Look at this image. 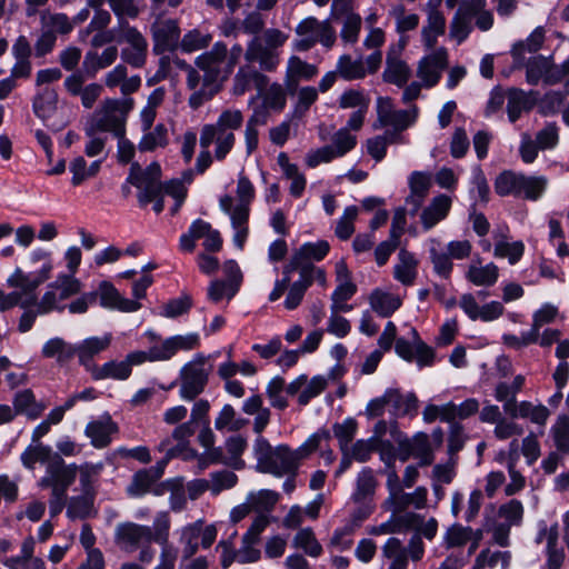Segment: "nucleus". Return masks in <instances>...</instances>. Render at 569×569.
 <instances>
[{
	"label": "nucleus",
	"instance_id": "f257e3e1",
	"mask_svg": "<svg viewBox=\"0 0 569 569\" xmlns=\"http://www.w3.org/2000/svg\"><path fill=\"white\" fill-rule=\"evenodd\" d=\"M243 48L236 43L230 49L222 41H217L212 48L198 56L194 66L200 73V84L189 97L188 104L197 110L211 100L222 88V83L232 74L238 64Z\"/></svg>",
	"mask_w": 569,
	"mask_h": 569
},
{
	"label": "nucleus",
	"instance_id": "f03ea898",
	"mask_svg": "<svg viewBox=\"0 0 569 569\" xmlns=\"http://www.w3.org/2000/svg\"><path fill=\"white\" fill-rule=\"evenodd\" d=\"M133 107L132 99H107L92 121L86 127V136L93 132H111L113 136L126 133L127 116Z\"/></svg>",
	"mask_w": 569,
	"mask_h": 569
},
{
	"label": "nucleus",
	"instance_id": "7ed1b4c3",
	"mask_svg": "<svg viewBox=\"0 0 569 569\" xmlns=\"http://www.w3.org/2000/svg\"><path fill=\"white\" fill-rule=\"evenodd\" d=\"M282 43L283 36L280 30L267 29L248 42L243 51L246 62H258L263 71H273L280 63L277 50Z\"/></svg>",
	"mask_w": 569,
	"mask_h": 569
},
{
	"label": "nucleus",
	"instance_id": "20e7f679",
	"mask_svg": "<svg viewBox=\"0 0 569 569\" xmlns=\"http://www.w3.org/2000/svg\"><path fill=\"white\" fill-rule=\"evenodd\" d=\"M210 372L211 366L207 363V358L201 353L196 355L180 369L177 380L180 398L186 401L196 400L204 391Z\"/></svg>",
	"mask_w": 569,
	"mask_h": 569
},
{
	"label": "nucleus",
	"instance_id": "39448f33",
	"mask_svg": "<svg viewBox=\"0 0 569 569\" xmlns=\"http://www.w3.org/2000/svg\"><path fill=\"white\" fill-rule=\"evenodd\" d=\"M253 452L257 460V470L276 477L284 475V446L272 447L267 439L258 437Z\"/></svg>",
	"mask_w": 569,
	"mask_h": 569
},
{
	"label": "nucleus",
	"instance_id": "423d86ee",
	"mask_svg": "<svg viewBox=\"0 0 569 569\" xmlns=\"http://www.w3.org/2000/svg\"><path fill=\"white\" fill-rule=\"evenodd\" d=\"M398 450L401 461H407L412 456L419 460L420 467L430 466L435 460L429 436L425 432H418L412 438L399 439Z\"/></svg>",
	"mask_w": 569,
	"mask_h": 569
},
{
	"label": "nucleus",
	"instance_id": "0eeeda50",
	"mask_svg": "<svg viewBox=\"0 0 569 569\" xmlns=\"http://www.w3.org/2000/svg\"><path fill=\"white\" fill-rule=\"evenodd\" d=\"M486 0H463L450 22V36L460 44L470 34L471 21L477 12L485 8Z\"/></svg>",
	"mask_w": 569,
	"mask_h": 569
},
{
	"label": "nucleus",
	"instance_id": "6e6552de",
	"mask_svg": "<svg viewBox=\"0 0 569 569\" xmlns=\"http://www.w3.org/2000/svg\"><path fill=\"white\" fill-rule=\"evenodd\" d=\"M236 137L230 130L220 127L217 122L204 124L200 132V147L208 149L213 142L217 144L214 157L223 160L233 148Z\"/></svg>",
	"mask_w": 569,
	"mask_h": 569
},
{
	"label": "nucleus",
	"instance_id": "1a4fd4ad",
	"mask_svg": "<svg viewBox=\"0 0 569 569\" xmlns=\"http://www.w3.org/2000/svg\"><path fill=\"white\" fill-rule=\"evenodd\" d=\"M151 528L134 522H122L116 527L114 541L126 551L133 552L141 543H150Z\"/></svg>",
	"mask_w": 569,
	"mask_h": 569
},
{
	"label": "nucleus",
	"instance_id": "9d476101",
	"mask_svg": "<svg viewBox=\"0 0 569 569\" xmlns=\"http://www.w3.org/2000/svg\"><path fill=\"white\" fill-rule=\"evenodd\" d=\"M151 34L157 54L173 51L179 46L180 28L174 19L157 20L151 26Z\"/></svg>",
	"mask_w": 569,
	"mask_h": 569
},
{
	"label": "nucleus",
	"instance_id": "9b49d317",
	"mask_svg": "<svg viewBox=\"0 0 569 569\" xmlns=\"http://www.w3.org/2000/svg\"><path fill=\"white\" fill-rule=\"evenodd\" d=\"M330 246L326 240L306 242L295 251L290 263L287 264V272L301 271L303 268L316 267L313 262L321 261L329 252Z\"/></svg>",
	"mask_w": 569,
	"mask_h": 569
},
{
	"label": "nucleus",
	"instance_id": "f8f14e48",
	"mask_svg": "<svg viewBox=\"0 0 569 569\" xmlns=\"http://www.w3.org/2000/svg\"><path fill=\"white\" fill-rule=\"evenodd\" d=\"M123 43L130 47L121 50V59L133 68L143 67L147 60L148 42L142 33L129 24L123 34Z\"/></svg>",
	"mask_w": 569,
	"mask_h": 569
},
{
	"label": "nucleus",
	"instance_id": "ddd939ff",
	"mask_svg": "<svg viewBox=\"0 0 569 569\" xmlns=\"http://www.w3.org/2000/svg\"><path fill=\"white\" fill-rule=\"evenodd\" d=\"M112 337L107 333L102 337H90L76 345V356L79 363L92 376L94 369L99 366L94 362V357L107 350L111 345Z\"/></svg>",
	"mask_w": 569,
	"mask_h": 569
},
{
	"label": "nucleus",
	"instance_id": "4468645a",
	"mask_svg": "<svg viewBox=\"0 0 569 569\" xmlns=\"http://www.w3.org/2000/svg\"><path fill=\"white\" fill-rule=\"evenodd\" d=\"M200 345L198 333H188L184 336H173L166 339L160 346L150 349V359L152 361L168 360L179 350H192Z\"/></svg>",
	"mask_w": 569,
	"mask_h": 569
},
{
	"label": "nucleus",
	"instance_id": "2eb2a0df",
	"mask_svg": "<svg viewBox=\"0 0 569 569\" xmlns=\"http://www.w3.org/2000/svg\"><path fill=\"white\" fill-rule=\"evenodd\" d=\"M127 182L134 186L140 190L138 200L141 206H146L159 196L162 194V184L160 181L152 179L149 176H144L139 163L134 162L131 164L129 177Z\"/></svg>",
	"mask_w": 569,
	"mask_h": 569
},
{
	"label": "nucleus",
	"instance_id": "dca6fc26",
	"mask_svg": "<svg viewBox=\"0 0 569 569\" xmlns=\"http://www.w3.org/2000/svg\"><path fill=\"white\" fill-rule=\"evenodd\" d=\"M447 58L446 49L440 48L420 60L417 74L426 87L431 88L439 82L441 72L448 64Z\"/></svg>",
	"mask_w": 569,
	"mask_h": 569
},
{
	"label": "nucleus",
	"instance_id": "f3484780",
	"mask_svg": "<svg viewBox=\"0 0 569 569\" xmlns=\"http://www.w3.org/2000/svg\"><path fill=\"white\" fill-rule=\"evenodd\" d=\"M247 62L241 66L233 78L232 92L236 96H242L244 92L254 87L259 94L268 87L269 79L267 76L258 71L252 64Z\"/></svg>",
	"mask_w": 569,
	"mask_h": 569
},
{
	"label": "nucleus",
	"instance_id": "a211bd4d",
	"mask_svg": "<svg viewBox=\"0 0 569 569\" xmlns=\"http://www.w3.org/2000/svg\"><path fill=\"white\" fill-rule=\"evenodd\" d=\"M405 43L398 48L391 47L386 58V69L382 73V79L387 83L396 84L397 87H403L411 74L408 64L400 59L401 50Z\"/></svg>",
	"mask_w": 569,
	"mask_h": 569
},
{
	"label": "nucleus",
	"instance_id": "6ab92c4d",
	"mask_svg": "<svg viewBox=\"0 0 569 569\" xmlns=\"http://www.w3.org/2000/svg\"><path fill=\"white\" fill-rule=\"evenodd\" d=\"M428 490L425 487L416 488L412 493H406L401 488H391V496H389L385 503L393 513H400L410 506H413L416 509L425 508Z\"/></svg>",
	"mask_w": 569,
	"mask_h": 569
},
{
	"label": "nucleus",
	"instance_id": "aec40b11",
	"mask_svg": "<svg viewBox=\"0 0 569 569\" xmlns=\"http://www.w3.org/2000/svg\"><path fill=\"white\" fill-rule=\"evenodd\" d=\"M119 428L110 416L90 421L84 429V433L91 440L94 448L102 449L111 443L112 435L117 433Z\"/></svg>",
	"mask_w": 569,
	"mask_h": 569
},
{
	"label": "nucleus",
	"instance_id": "412c9836",
	"mask_svg": "<svg viewBox=\"0 0 569 569\" xmlns=\"http://www.w3.org/2000/svg\"><path fill=\"white\" fill-rule=\"evenodd\" d=\"M385 392L390 407L389 412L393 418L417 415L418 398L413 392L402 395L400 389L397 388H388Z\"/></svg>",
	"mask_w": 569,
	"mask_h": 569
},
{
	"label": "nucleus",
	"instance_id": "4be33fe9",
	"mask_svg": "<svg viewBox=\"0 0 569 569\" xmlns=\"http://www.w3.org/2000/svg\"><path fill=\"white\" fill-rule=\"evenodd\" d=\"M538 91L525 92L518 88H511L507 93V113L509 121L515 123L522 114V112L530 111L538 99Z\"/></svg>",
	"mask_w": 569,
	"mask_h": 569
},
{
	"label": "nucleus",
	"instance_id": "5701e85b",
	"mask_svg": "<svg viewBox=\"0 0 569 569\" xmlns=\"http://www.w3.org/2000/svg\"><path fill=\"white\" fill-rule=\"evenodd\" d=\"M97 292L100 305L104 308L118 309L123 312H133L141 308V303L137 300L121 297L114 286L108 281H102Z\"/></svg>",
	"mask_w": 569,
	"mask_h": 569
},
{
	"label": "nucleus",
	"instance_id": "b1692460",
	"mask_svg": "<svg viewBox=\"0 0 569 569\" xmlns=\"http://www.w3.org/2000/svg\"><path fill=\"white\" fill-rule=\"evenodd\" d=\"M52 263H43L39 272L31 277L17 269L8 279V284L12 288H20L23 295H34L36 289L50 278Z\"/></svg>",
	"mask_w": 569,
	"mask_h": 569
},
{
	"label": "nucleus",
	"instance_id": "393cba45",
	"mask_svg": "<svg viewBox=\"0 0 569 569\" xmlns=\"http://www.w3.org/2000/svg\"><path fill=\"white\" fill-rule=\"evenodd\" d=\"M317 74V66L292 56L287 64V96H295V89L298 87L299 81H309Z\"/></svg>",
	"mask_w": 569,
	"mask_h": 569
},
{
	"label": "nucleus",
	"instance_id": "a878e982",
	"mask_svg": "<svg viewBox=\"0 0 569 569\" xmlns=\"http://www.w3.org/2000/svg\"><path fill=\"white\" fill-rule=\"evenodd\" d=\"M452 201L447 194L432 198L430 203L421 211L420 221L425 231L432 229L449 214Z\"/></svg>",
	"mask_w": 569,
	"mask_h": 569
},
{
	"label": "nucleus",
	"instance_id": "bb28decb",
	"mask_svg": "<svg viewBox=\"0 0 569 569\" xmlns=\"http://www.w3.org/2000/svg\"><path fill=\"white\" fill-rule=\"evenodd\" d=\"M78 467L72 463L64 465L63 459L56 455L47 466V473L51 475L53 490L67 491V489L74 482Z\"/></svg>",
	"mask_w": 569,
	"mask_h": 569
},
{
	"label": "nucleus",
	"instance_id": "cd10ccee",
	"mask_svg": "<svg viewBox=\"0 0 569 569\" xmlns=\"http://www.w3.org/2000/svg\"><path fill=\"white\" fill-rule=\"evenodd\" d=\"M12 405L17 415H23L30 420H36L47 409V405L42 401H38L31 389H23L16 392Z\"/></svg>",
	"mask_w": 569,
	"mask_h": 569
},
{
	"label": "nucleus",
	"instance_id": "c85d7f7f",
	"mask_svg": "<svg viewBox=\"0 0 569 569\" xmlns=\"http://www.w3.org/2000/svg\"><path fill=\"white\" fill-rule=\"evenodd\" d=\"M41 353L44 358H54L58 365L64 366L76 356V345L56 337L43 345Z\"/></svg>",
	"mask_w": 569,
	"mask_h": 569
},
{
	"label": "nucleus",
	"instance_id": "c756f323",
	"mask_svg": "<svg viewBox=\"0 0 569 569\" xmlns=\"http://www.w3.org/2000/svg\"><path fill=\"white\" fill-rule=\"evenodd\" d=\"M446 31V18L439 10L427 12V23L421 30L425 46L430 49L435 47L437 38Z\"/></svg>",
	"mask_w": 569,
	"mask_h": 569
},
{
	"label": "nucleus",
	"instance_id": "7c9ffc66",
	"mask_svg": "<svg viewBox=\"0 0 569 569\" xmlns=\"http://www.w3.org/2000/svg\"><path fill=\"white\" fill-rule=\"evenodd\" d=\"M399 262L395 266L393 277L405 286H411L417 277V260L415 256L401 249L398 253Z\"/></svg>",
	"mask_w": 569,
	"mask_h": 569
},
{
	"label": "nucleus",
	"instance_id": "2f4dec72",
	"mask_svg": "<svg viewBox=\"0 0 569 569\" xmlns=\"http://www.w3.org/2000/svg\"><path fill=\"white\" fill-rule=\"evenodd\" d=\"M382 556L390 560L388 569H407L409 558L407 548L399 538H389L382 547Z\"/></svg>",
	"mask_w": 569,
	"mask_h": 569
},
{
	"label": "nucleus",
	"instance_id": "473e14b6",
	"mask_svg": "<svg viewBox=\"0 0 569 569\" xmlns=\"http://www.w3.org/2000/svg\"><path fill=\"white\" fill-rule=\"evenodd\" d=\"M371 309L382 318L390 317L401 307L399 297L376 289L369 297Z\"/></svg>",
	"mask_w": 569,
	"mask_h": 569
},
{
	"label": "nucleus",
	"instance_id": "72a5a7b5",
	"mask_svg": "<svg viewBox=\"0 0 569 569\" xmlns=\"http://www.w3.org/2000/svg\"><path fill=\"white\" fill-rule=\"evenodd\" d=\"M547 184L548 179L545 176H526L522 173L517 197L537 201L546 191Z\"/></svg>",
	"mask_w": 569,
	"mask_h": 569
},
{
	"label": "nucleus",
	"instance_id": "f704fd0d",
	"mask_svg": "<svg viewBox=\"0 0 569 569\" xmlns=\"http://www.w3.org/2000/svg\"><path fill=\"white\" fill-rule=\"evenodd\" d=\"M296 99L293 103V109L290 116V121L301 120L309 108L317 101L318 99V90L315 87H302L295 89V96H290Z\"/></svg>",
	"mask_w": 569,
	"mask_h": 569
},
{
	"label": "nucleus",
	"instance_id": "c9c22d12",
	"mask_svg": "<svg viewBox=\"0 0 569 569\" xmlns=\"http://www.w3.org/2000/svg\"><path fill=\"white\" fill-rule=\"evenodd\" d=\"M58 94L53 89H42L33 99L34 114L42 121L48 120L57 110Z\"/></svg>",
	"mask_w": 569,
	"mask_h": 569
},
{
	"label": "nucleus",
	"instance_id": "e433bc0d",
	"mask_svg": "<svg viewBox=\"0 0 569 569\" xmlns=\"http://www.w3.org/2000/svg\"><path fill=\"white\" fill-rule=\"evenodd\" d=\"M545 41V30L542 27L536 28L526 41H519L512 46L511 56L517 63L525 60V53H535L542 47Z\"/></svg>",
	"mask_w": 569,
	"mask_h": 569
},
{
	"label": "nucleus",
	"instance_id": "4c0bfd02",
	"mask_svg": "<svg viewBox=\"0 0 569 569\" xmlns=\"http://www.w3.org/2000/svg\"><path fill=\"white\" fill-rule=\"evenodd\" d=\"M118 58V49L113 46L106 48L101 54L88 52L84 57L83 68L90 76H94L100 69L111 66Z\"/></svg>",
	"mask_w": 569,
	"mask_h": 569
},
{
	"label": "nucleus",
	"instance_id": "58836bf2",
	"mask_svg": "<svg viewBox=\"0 0 569 569\" xmlns=\"http://www.w3.org/2000/svg\"><path fill=\"white\" fill-rule=\"evenodd\" d=\"M247 497L253 511L258 515H268L280 500V493L269 489L251 491Z\"/></svg>",
	"mask_w": 569,
	"mask_h": 569
},
{
	"label": "nucleus",
	"instance_id": "ea45409f",
	"mask_svg": "<svg viewBox=\"0 0 569 569\" xmlns=\"http://www.w3.org/2000/svg\"><path fill=\"white\" fill-rule=\"evenodd\" d=\"M337 72L346 81L363 79L367 74L362 58L353 60L349 54H342L338 59Z\"/></svg>",
	"mask_w": 569,
	"mask_h": 569
},
{
	"label": "nucleus",
	"instance_id": "a19ab883",
	"mask_svg": "<svg viewBox=\"0 0 569 569\" xmlns=\"http://www.w3.org/2000/svg\"><path fill=\"white\" fill-rule=\"evenodd\" d=\"M248 423L247 419L237 416L236 409L227 403L214 419V428L218 431L236 432Z\"/></svg>",
	"mask_w": 569,
	"mask_h": 569
},
{
	"label": "nucleus",
	"instance_id": "79ce46f5",
	"mask_svg": "<svg viewBox=\"0 0 569 569\" xmlns=\"http://www.w3.org/2000/svg\"><path fill=\"white\" fill-rule=\"evenodd\" d=\"M131 375V368H129V363L126 360L122 361H108L102 366H99L94 369L91 378L93 380H103V379H116V380H126Z\"/></svg>",
	"mask_w": 569,
	"mask_h": 569
},
{
	"label": "nucleus",
	"instance_id": "37998d69",
	"mask_svg": "<svg viewBox=\"0 0 569 569\" xmlns=\"http://www.w3.org/2000/svg\"><path fill=\"white\" fill-rule=\"evenodd\" d=\"M200 535L201 521L189 523L181 529L180 543L182 545L181 555L183 560L190 559L198 551Z\"/></svg>",
	"mask_w": 569,
	"mask_h": 569
},
{
	"label": "nucleus",
	"instance_id": "c03bdc74",
	"mask_svg": "<svg viewBox=\"0 0 569 569\" xmlns=\"http://www.w3.org/2000/svg\"><path fill=\"white\" fill-rule=\"evenodd\" d=\"M94 495L82 492L81 496L72 497L67 507V516L70 519H87L94 516Z\"/></svg>",
	"mask_w": 569,
	"mask_h": 569
},
{
	"label": "nucleus",
	"instance_id": "a18cd8bd",
	"mask_svg": "<svg viewBox=\"0 0 569 569\" xmlns=\"http://www.w3.org/2000/svg\"><path fill=\"white\" fill-rule=\"evenodd\" d=\"M220 208L230 216L232 228L248 227L250 206L238 203L233 208V198L226 194L220 198Z\"/></svg>",
	"mask_w": 569,
	"mask_h": 569
},
{
	"label": "nucleus",
	"instance_id": "49530a36",
	"mask_svg": "<svg viewBox=\"0 0 569 569\" xmlns=\"http://www.w3.org/2000/svg\"><path fill=\"white\" fill-rule=\"evenodd\" d=\"M292 547L301 549L306 555L318 558L322 555V546L317 540L311 528L300 529L292 539Z\"/></svg>",
	"mask_w": 569,
	"mask_h": 569
},
{
	"label": "nucleus",
	"instance_id": "de8ad7c7",
	"mask_svg": "<svg viewBox=\"0 0 569 569\" xmlns=\"http://www.w3.org/2000/svg\"><path fill=\"white\" fill-rule=\"evenodd\" d=\"M158 479H156L149 470H138L133 476L130 485L127 488V493L130 497H142L148 492H153V489L158 486Z\"/></svg>",
	"mask_w": 569,
	"mask_h": 569
},
{
	"label": "nucleus",
	"instance_id": "09e8293b",
	"mask_svg": "<svg viewBox=\"0 0 569 569\" xmlns=\"http://www.w3.org/2000/svg\"><path fill=\"white\" fill-rule=\"evenodd\" d=\"M103 468L104 465L102 462H86L78 467L79 481L82 492L96 496V483L98 482Z\"/></svg>",
	"mask_w": 569,
	"mask_h": 569
},
{
	"label": "nucleus",
	"instance_id": "8fccbe9b",
	"mask_svg": "<svg viewBox=\"0 0 569 569\" xmlns=\"http://www.w3.org/2000/svg\"><path fill=\"white\" fill-rule=\"evenodd\" d=\"M299 278L295 280L290 286H287V309H296L302 301L305 293L310 288V278L306 271H297ZM287 284L289 279L287 278Z\"/></svg>",
	"mask_w": 569,
	"mask_h": 569
},
{
	"label": "nucleus",
	"instance_id": "3c124183",
	"mask_svg": "<svg viewBox=\"0 0 569 569\" xmlns=\"http://www.w3.org/2000/svg\"><path fill=\"white\" fill-rule=\"evenodd\" d=\"M466 277L476 286L490 287L497 282L498 267L493 262H490L485 267L471 264Z\"/></svg>",
	"mask_w": 569,
	"mask_h": 569
},
{
	"label": "nucleus",
	"instance_id": "603ef678",
	"mask_svg": "<svg viewBox=\"0 0 569 569\" xmlns=\"http://www.w3.org/2000/svg\"><path fill=\"white\" fill-rule=\"evenodd\" d=\"M170 516L167 511L158 512L151 528L150 542L159 543L162 549H173L169 545Z\"/></svg>",
	"mask_w": 569,
	"mask_h": 569
},
{
	"label": "nucleus",
	"instance_id": "864d4df0",
	"mask_svg": "<svg viewBox=\"0 0 569 569\" xmlns=\"http://www.w3.org/2000/svg\"><path fill=\"white\" fill-rule=\"evenodd\" d=\"M521 172L505 170L495 180V191L500 197H517Z\"/></svg>",
	"mask_w": 569,
	"mask_h": 569
},
{
	"label": "nucleus",
	"instance_id": "5fc2aeb1",
	"mask_svg": "<svg viewBox=\"0 0 569 569\" xmlns=\"http://www.w3.org/2000/svg\"><path fill=\"white\" fill-rule=\"evenodd\" d=\"M358 430V422L355 418L348 417L342 422H336L332 426L333 436L339 442L340 450L349 449Z\"/></svg>",
	"mask_w": 569,
	"mask_h": 569
},
{
	"label": "nucleus",
	"instance_id": "6e6d98bb",
	"mask_svg": "<svg viewBox=\"0 0 569 569\" xmlns=\"http://www.w3.org/2000/svg\"><path fill=\"white\" fill-rule=\"evenodd\" d=\"M211 41V33L203 32L200 29H192L182 37L180 48L184 52H193L208 48Z\"/></svg>",
	"mask_w": 569,
	"mask_h": 569
},
{
	"label": "nucleus",
	"instance_id": "4d7b16f0",
	"mask_svg": "<svg viewBox=\"0 0 569 569\" xmlns=\"http://www.w3.org/2000/svg\"><path fill=\"white\" fill-rule=\"evenodd\" d=\"M49 288L59 291L60 300H66L78 295L82 289V284L79 279L74 278V274L61 273L49 284Z\"/></svg>",
	"mask_w": 569,
	"mask_h": 569
},
{
	"label": "nucleus",
	"instance_id": "13d9d810",
	"mask_svg": "<svg viewBox=\"0 0 569 569\" xmlns=\"http://www.w3.org/2000/svg\"><path fill=\"white\" fill-rule=\"evenodd\" d=\"M168 143V130L164 124L158 123L152 131L143 134L138 147L140 151H153L156 148H163Z\"/></svg>",
	"mask_w": 569,
	"mask_h": 569
},
{
	"label": "nucleus",
	"instance_id": "bf43d9fd",
	"mask_svg": "<svg viewBox=\"0 0 569 569\" xmlns=\"http://www.w3.org/2000/svg\"><path fill=\"white\" fill-rule=\"evenodd\" d=\"M42 28L56 34H69L73 30V22L66 13H50L42 16Z\"/></svg>",
	"mask_w": 569,
	"mask_h": 569
},
{
	"label": "nucleus",
	"instance_id": "052dcab7",
	"mask_svg": "<svg viewBox=\"0 0 569 569\" xmlns=\"http://www.w3.org/2000/svg\"><path fill=\"white\" fill-rule=\"evenodd\" d=\"M128 27L127 20H120L116 27L96 33L91 39V46L99 48L111 42L123 43V34Z\"/></svg>",
	"mask_w": 569,
	"mask_h": 569
},
{
	"label": "nucleus",
	"instance_id": "680f3d73",
	"mask_svg": "<svg viewBox=\"0 0 569 569\" xmlns=\"http://www.w3.org/2000/svg\"><path fill=\"white\" fill-rule=\"evenodd\" d=\"M550 60L551 57L546 58L540 54L531 58L526 66L527 82L537 86L541 79L545 81Z\"/></svg>",
	"mask_w": 569,
	"mask_h": 569
},
{
	"label": "nucleus",
	"instance_id": "e2e57ef3",
	"mask_svg": "<svg viewBox=\"0 0 569 569\" xmlns=\"http://www.w3.org/2000/svg\"><path fill=\"white\" fill-rule=\"evenodd\" d=\"M167 490H170V508L173 511H181L184 509L187 505L186 493L182 488H176L173 481L167 480L164 482L159 483L154 489L153 493L156 496L163 495Z\"/></svg>",
	"mask_w": 569,
	"mask_h": 569
},
{
	"label": "nucleus",
	"instance_id": "0e129e2a",
	"mask_svg": "<svg viewBox=\"0 0 569 569\" xmlns=\"http://www.w3.org/2000/svg\"><path fill=\"white\" fill-rule=\"evenodd\" d=\"M51 449L42 443L29 446L21 453V462L27 469H34L37 462H46L49 460Z\"/></svg>",
	"mask_w": 569,
	"mask_h": 569
},
{
	"label": "nucleus",
	"instance_id": "69168bd1",
	"mask_svg": "<svg viewBox=\"0 0 569 569\" xmlns=\"http://www.w3.org/2000/svg\"><path fill=\"white\" fill-rule=\"evenodd\" d=\"M211 493L219 495L223 490L233 488L238 482V476L230 470H220L210 473Z\"/></svg>",
	"mask_w": 569,
	"mask_h": 569
},
{
	"label": "nucleus",
	"instance_id": "338daca9",
	"mask_svg": "<svg viewBox=\"0 0 569 569\" xmlns=\"http://www.w3.org/2000/svg\"><path fill=\"white\" fill-rule=\"evenodd\" d=\"M375 488L376 479L372 470L370 468L362 469L357 478V489L353 493V500L356 502L365 500L375 492Z\"/></svg>",
	"mask_w": 569,
	"mask_h": 569
},
{
	"label": "nucleus",
	"instance_id": "774afa93",
	"mask_svg": "<svg viewBox=\"0 0 569 569\" xmlns=\"http://www.w3.org/2000/svg\"><path fill=\"white\" fill-rule=\"evenodd\" d=\"M553 438L557 449L563 453L569 452V417L560 416L553 427Z\"/></svg>",
	"mask_w": 569,
	"mask_h": 569
}]
</instances>
